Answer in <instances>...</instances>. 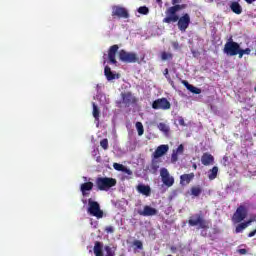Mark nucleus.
Returning a JSON list of instances; mask_svg holds the SVG:
<instances>
[{"label":"nucleus","instance_id":"nucleus-1","mask_svg":"<svg viewBox=\"0 0 256 256\" xmlns=\"http://www.w3.org/2000/svg\"><path fill=\"white\" fill-rule=\"evenodd\" d=\"M183 9H187V4H173V6L169 7L165 11L166 17L163 18L162 22L171 25V23H177L179 19V11H183Z\"/></svg>","mask_w":256,"mask_h":256},{"label":"nucleus","instance_id":"nucleus-2","mask_svg":"<svg viewBox=\"0 0 256 256\" xmlns=\"http://www.w3.org/2000/svg\"><path fill=\"white\" fill-rule=\"evenodd\" d=\"M117 185V179L111 177H98L96 178V187L98 191H109L111 187Z\"/></svg>","mask_w":256,"mask_h":256},{"label":"nucleus","instance_id":"nucleus-3","mask_svg":"<svg viewBox=\"0 0 256 256\" xmlns=\"http://www.w3.org/2000/svg\"><path fill=\"white\" fill-rule=\"evenodd\" d=\"M247 215H249V208L245 204H241L232 215L231 221L234 225H237V223L245 221Z\"/></svg>","mask_w":256,"mask_h":256},{"label":"nucleus","instance_id":"nucleus-4","mask_svg":"<svg viewBox=\"0 0 256 256\" xmlns=\"http://www.w3.org/2000/svg\"><path fill=\"white\" fill-rule=\"evenodd\" d=\"M88 213L92 217H96V219H103L104 212L101 210V205L99 202L93 201V199H88Z\"/></svg>","mask_w":256,"mask_h":256},{"label":"nucleus","instance_id":"nucleus-5","mask_svg":"<svg viewBox=\"0 0 256 256\" xmlns=\"http://www.w3.org/2000/svg\"><path fill=\"white\" fill-rule=\"evenodd\" d=\"M188 225L190 227H197L199 225L200 229H209V222L203 218V214H194L188 220Z\"/></svg>","mask_w":256,"mask_h":256},{"label":"nucleus","instance_id":"nucleus-6","mask_svg":"<svg viewBox=\"0 0 256 256\" xmlns=\"http://www.w3.org/2000/svg\"><path fill=\"white\" fill-rule=\"evenodd\" d=\"M118 57L122 63H141L139 56L135 52H128L122 49L119 51Z\"/></svg>","mask_w":256,"mask_h":256},{"label":"nucleus","instance_id":"nucleus-7","mask_svg":"<svg viewBox=\"0 0 256 256\" xmlns=\"http://www.w3.org/2000/svg\"><path fill=\"white\" fill-rule=\"evenodd\" d=\"M240 47L241 45H239V43L233 41V38H230L229 41L225 43L223 51L229 57H235L239 55Z\"/></svg>","mask_w":256,"mask_h":256},{"label":"nucleus","instance_id":"nucleus-8","mask_svg":"<svg viewBox=\"0 0 256 256\" xmlns=\"http://www.w3.org/2000/svg\"><path fill=\"white\" fill-rule=\"evenodd\" d=\"M176 23L179 31H181V33H185V31L189 29V25H191V16L189 13H184L180 17L178 16Z\"/></svg>","mask_w":256,"mask_h":256},{"label":"nucleus","instance_id":"nucleus-9","mask_svg":"<svg viewBox=\"0 0 256 256\" xmlns=\"http://www.w3.org/2000/svg\"><path fill=\"white\" fill-rule=\"evenodd\" d=\"M160 176L162 179V183L166 187H173V185L175 184V178H173V176L169 174V170H167V168H162L160 170Z\"/></svg>","mask_w":256,"mask_h":256},{"label":"nucleus","instance_id":"nucleus-10","mask_svg":"<svg viewBox=\"0 0 256 256\" xmlns=\"http://www.w3.org/2000/svg\"><path fill=\"white\" fill-rule=\"evenodd\" d=\"M152 109L167 111L171 109V102L167 98H158L152 103Z\"/></svg>","mask_w":256,"mask_h":256},{"label":"nucleus","instance_id":"nucleus-11","mask_svg":"<svg viewBox=\"0 0 256 256\" xmlns=\"http://www.w3.org/2000/svg\"><path fill=\"white\" fill-rule=\"evenodd\" d=\"M112 17H118L119 19H129V12L125 9V7L113 6Z\"/></svg>","mask_w":256,"mask_h":256},{"label":"nucleus","instance_id":"nucleus-12","mask_svg":"<svg viewBox=\"0 0 256 256\" xmlns=\"http://www.w3.org/2000/svg\"><path fill=\"white\" fill-rule=\"evenodd\" d=\"M122 103L125 107H131V105H135L137 103V99L131 92L122 93Z\"/></svg>","mask_w":256,"mask_h":256},{"label":"nucleus","instance_id":"nucleus-13","mask_svg":"<svg viewBox=\"0 0 256 256\" xmlns=\"http://www.w3.org/2000/svg\"><path fill=\"white\" fill-rule=\"evenodd\" d=\"M119 51V45L114 44L110 46L108 50V59L112 65H117V52Z\"/></svg>","mask_w":256,"mask_h":256},{"label":"nucleus","instance_id":"nucleus-14","mask_svg":"<svg viewBox=\"0 0 256 256\" xmlns=\"http://www.w3.org/2000/svg\"><path fill=\"white\" fill-rule=\"evenodd\" d=\"M157 213V209L151 206H144L143 210L138 211V214H140L142 217H153V215H157Z\"/></svg>","mask_w":256,"mask_h":256},{"label":"nucleus","instance_id":"nucleus-15","mask_svg":"<svg viewBox=\"0 0 256 256\" xmlns=\"http://www.w3.org/2000/svg\"><path fill=\"white\" fill-rule=\"evenodd\" d=\"M169 151V146L168 145H160L156 148V150L153 153L154 159H159V157H163L165 153Z\"/></svg>","mask_w":256,"mask_h":256},{"label":"nucleus","instance_id":"nucleus-16","mask_svg":"<svg viewBox=\"0 0 256 256\" xmlns=\"http://www.w3.org/2000/svg\"><path fill=\"white\" fill-rule=\"evenodd\" d=\"M201 163L202 165H205V167H209V165H213V163H215V157L206 152L201 157Z\"/></svg>","mask_w":256,"mask_h":256},{"label":"nucleus","instance_id":"nucleus-17","mask_svg":"<svg viewBox=\"0 0 256 256\" xmlns=\"http://www.w3.org/2000/svg\"><path fill=\"white\" fill-rule=\"evenodd\" d=\"M94 184L93 182H85L80 185V191L83 197H87L89 195V191H93Z\"/></svg>","mask_w":256,"mask_h":256},{"label":"nucleus","instance_id":"nucleus-18","mask_svg":"<svg viewBox=\"0 0 256 256\" xmlns=\"http://www.w3.org/2000/svg\"><path fill=\"white\" fill-rule=\"evenodd\" d=\"M229 7L235 15H241L243 13V7L237 1L230 2Z\"/></svg>","mask_w":256,"mask_h":256},{"label":"nucleus","instance_id":"nucleus-19","mask_svg":"<svg viewBox=\"0 0 256 256\" xmlns=\"http://www.w3.org/2000/svg\"><path fill=\"white\" fill-rule=\"evenodd\" d=\"M138 193H141V195H145L146 197H149L151 195V186L145 185V184H139L137 186Z\"/></svg>","mask_w":256,"mask_h":256},{"label":"nucleus","instance_id":"nucleus-20","mask_svg":"<svg viewBox=\"0 0 256 256\" xmlns=\"http://www.w3.org/2000/svg\"><path fill=\"white\" fill-rule=\"evenodd\" d=\"M195 179V173L183 174L180 176V183L182 185H189Z\"/></svg>","mask_w":256,"mask_h":256},{"label":"nucleus","instance_id":"nucleus-21","mask_svg":"<svg viewBox=\"0 0 256 256\" xmlns=\"http://www.w3.org/2000/svg\"><path fill=\"white\" fill-rule=\"evenodd\" d=\"M93 252L95 256H105V254H103V242L96 241L94 243Z\"/></svg>","mask_w":256,"mask_h":256},{"label":"nucleus","instance_id":"nucleus-22","mask_svg":"<svg viewBox=\"0 0 256 256\" xmlns=\"http://www.w3.org/2000/svg\"><path fill=\"white\" fill-rule=\"evenodd\" d=\"M218 173H219V167L214 166L212 169H210L208 171V179L210 181H213V180L217 179Z\"/></svg>","mask_w":256,"mask_h":256},{"label":"nucleus","instance_id":"nucleus-23","mask_svg":"<svg viewBox=\"0 0 256 256\" xmlns=\"http://www.w3.org/2000/svg\"><path fill=\"white\" fill-rule=\"evenodd\" d=\"M104 74L108 81H113V79H115V74L111 71V67L109 66H105Z\"/></svg>","mask_w":256,"mask_h":256},{"label":"nucleus","instance_id":"nucleus-24","mask_svg":"<svg viewBox=\"0 0 256 256\" xmlns=\"http://www.w3.org/2000/svg\"><path fill=\"white\" fill-rule=\"evenodd\" d=\"M201 193H203V189H201V186H193L191 188V195H193L194 197H199Z\"/></svg>","mask_w":256,"mask_h":256},{"label":"nucleus","instance_id":"nucleus-25","mask_svg":"<svg viewBox=\"0 0 256 256\" xmlns=\"http://www.w3.org/2000/svg\"><path fill=\"white\" fill-rule=\"evenodd\" d=\"M163 75L167 79V81L171 85V87H175V82L171 79V75H169V69L168 68L164 69Z\"/></svg>","mask_w":256,"mask_h":256},{"label":"nucleus","instance_id":"nucleus-26","mask_svg":"<svg viewBox=\"0 0 256 256\" xmlns=\"http://www.w3.org/2000/svg\"><path fill=\"white\" fill-rule=\"evenodd\" d=\"M92 107H93L92 115L95 121H99V117H100L99 107L95 105V102L92 103Z\"/></svg>","mask_w":256,"mask_h":256},{"label":"nucleus","instance_id":"nucleus-27","mask_svg":"<svg viewBox=\"0 0 256 256\" xmlns=\"http://www.w3.org/2000/svg\"><path fill=\"white\" fill-rule=\"evenodd\" d=\"M247 229L245 222H239V224L235 228V233H243Z\"/></svg>","mask_w":256,"mask_h":256},{"label":"nucleus","instance_id":"nucleus-28","mask_svg":"<svg viewBox=\"0 0 256 256\" xmlns=\"http://www.w3.org/2000/svg\"><path fill=\"white\" fill-rule=\"evenodd\" d=\"M136 129L138 131L139 137L143 136V134L145 133V128L143 127V123L136 122Z\"/></svg>","mask_w":256,"mask_h":256},{"label":"nucleus","instance_id":"nucleus-29","mask_svg":"<svg viewBox=\"0 0 256 256\" xmlns=\"http://www.w3.org/2000/svg\"><path fill=\"white\" fill-rule=\"evenodd\" d=\"M243 55H251V50L249 48L241 49L240 47L238 52L239 59H243Z\"/></svg>","mask_w":256,"mask_h":256},{"label":"nucleus","instance_id":"nucleus-30","mask_svg":"<svg viewBox=\"0 0 256 256\" xmlns=\"http://www.w3.org/2000/svg\"><path fill=\"white\" fill-rule=\"evenodd\" d=\"M150 171L155 175L157 171H159V163L157 161H153L150 166Z\"/></svg>","mask_w":256,"mask_h":256},{"label":"nucleus","instance_id":"nucleus-31","mask_svg":"<svg viewBox=\"0 0 256 256\" xmlns=\"http://www.w3.org/2000/svg\"><path fill=\"white\" fill-rule=\"evenodd\" d=\"M158 129L159 131H162V133H169V126L163 122L158 124Z\"/></svg>","mask_w":256,"mask_h":256},{"label":"nucleus","instance_id":"nucleus-32","mask_svg":"<svg viewBox=\"0 0 256 256\" xmlns=\"http://www.w3.org/2000/svg\"><path fill=\"white\" fill-rule=\"evenodd\" d=\"M100 146L102 149H104V151H107V149H109V140L107 138L102 139L100 141Z\"/></svg>","mask_w":256,"mask_h":256},{"label":"nucleus","instance_id":"nucleus-33","mask_svg":"<svg viewBox=\"0 0 256 256\" xmlns=\"http://www.w3.org/2000/svg\"><path fill=\"white\" fill-rule=\"evenodd\" d=\"M161 59H162V61H167L169 59H173V54H171L169 52H162Z\"/></svg>","mask_w":256,"mask_h":256},{"label":"nucleus","instance_id":"nucleus-34","mask_svg":"<svg viewBox=\"0 0 256 256\" xmlns=\"http://www.w3.org/2000/svg\"><path fill=\"white\" fill-rule=\"evenodd\" d=\"M188 91H190L191 93H194V95H201V89H199L193 85L189 86Z\"/></svg>","mask_w":256,"mask_h":256},{"label":"nucleus","instance_id":"nucleus-35","mask_svg":"<svg viewBox=\"0 0 256 256\" xmlns=\"http://www.w3.org/2000/svg\"><path fill=\"white\" fill-rule=\"evenodd\" d=\"M140 15H149V8L147 6H141L138 8Z\"/></svg>","mask_w":256,"mask_h":256},{"label":"nucleus","instance_id":"nucleus-36","mask_svg":"<svg viewBox=\"0 0 256 256\" xmlns=\"http://www.w3.org/2000/svg\"><path fill=\"white\" fill-rule=\"evenodd\" d=\"M104 249L106 251V256H115V251H113L111 246H105Z\"/></svg>","mask_w":256,"mask_h":256},{"label":"nucleus","instance_id":"nucleus-37","mask_svg":"<svg viewBox=\"0 0 256 256\" xmlns=\"http://www.w3.org/2000/svg\"><path fill=\"white\" fill-rule=\"evenodd\" d=\"M133 245L136 247V249H143V242L140 240H134Z\"/></svg>","mask_w":256,"mask_h":256},{"label":"nucleus","instance_id":"nucleus-38","mask_svg":"<svg viewBox=\"0 0 256 256\" xmlns=\"http://www.w3.org/2000/svg\"><path fill=\"white\" fill-rule=\"evenodd\" d=\"M177 161H179V154H177V152H173L171 156V162L177 163Z\"/></svg>","mask_w":256,"mask_h":256},{"label":"nucleus","instance_id":"nucleus-39","mask_svg":"<svg viewBox=\"0 0 256 256\" xmlns=\"http://www.w3.org/2000/svg\"><path fill=\"white\" fill-rule=\"evenodd\" d=\"M113 167L116 171H123V169H125V166H123V164H119V163H114Z\"/></svg>","mask_w":256,"mask_h":256},{"label":"nucleus","instance_id":"nucleus-40","mask_svg":"<svg viewBox=\"0 0 256 256\" xmlns=\"http://www.w3.org/2000/svg\"><path fill=\"white\" fill-rule=\"evenodd\" d=\"M183 151H185V147L183 146V144H180L175 153H177L178 155H183Z\"/></svg>","mask_w":256,"mask_h":256},{"label":"nucleus","instance_id":"nucleus-41","mask_svg":"<svg viewBox=\"0 0 256 256\" xmlns=\"http://www.w3.org/2000/svg\"><path fill=\"white\" fill-rule=\"evenodd\" d=\"M104 231L105 233H115V228L113 226H106Z\"/></svg>","mask_w":256,"mask_h":256},{"label":"nucleus","instance_id":"nucleus-42","mask_svg":"<svg viewBox=\"0 0 256 256\" xmlns=\"http://www.w3.org/2000/svg\"><path fill=\"white\" fill-rule=\"evenodd\" d=\"M124 173L127 175H133V171L131 169H128L127 167L124 166V169L122 170Z\"/></svg>","mask_w":256,"mask_h":256},{"label":"nucleus","instance_id":"nucleus-43","mask_svg":"<svg viewBox=\"0 0 256 256\" xmlns=\"http://www.w3.org/2000/svg\"><path fill=\"white\" fill-rule=\"evenodd\" d=\"M179 125H181L182 127H185V119H183V117H180L178 120Z\"/></svg>","mask_w":256,"mask_h":256},{"label":"nucleus","instance_id":"nucleus-44","mask_svg":"<svg viewBox=\"0 0 256 256\" xmlns=\"http://www.w3.org/2000/svg\"><path fill=\"white\" fill-rule=\"evenodd\" d=\"M182 84L186 87V89H189V87H191V84H189L187 80H182Z\"/></svg>","mask_w":256,"mask_h":256},{"label":"nucleus","instance_id":"nucleus-45","mask_svg":"<svg viewBox=\"0 0 256 256\" xmlns=\"http://www.w3.org/2000/svg\"><path fill=\"white\" fill-rule=\"evenodd\" d=\"M182 84L186 87V89H189V87H191V84H189L187 80H182Z\"/></svg>","mask_w":256,"mask_h":256},{"label":"nucleus","instance_id":"nucleus-46","mask_svg":"<svg viewBox=\"0 0 256 256\" xmlns=\"http://www.w3.org/2000/svg\"><path fill=\"white\" fill-rule=\"evenodd\" d=\"M253 219H249L248 221H245L244 224L246 225V228L249 227V225H251V223H253Z\"/></svg>","mask_w":256,"mask_h":256},{"label":"nucleus","instance_id":"nucleus-47","mask_svg":"<svg viewBox=\"0 0 256 256\" xmlns=\"http://www.w3.org/2000/svg\"><path fill=\"white\" fill-rule=\"evenodd\" d=\"M256 235V229H254L253 231H251L250 233H248V237H255Z\"/></svg>","mask_w":256,"mask_h":256},{"label":"nucleus","instance_id":"nucleus-48","mask_svg":"<svg viewBox=\"0 0 256 256\" xmlns=\"http://www.w3.org/2000/svg\"><path fill=\"white\" fill-rule=\"evenodd\" d=\"M239 252L241 253V255H245V253H247L246 249H240Z\"/></svg>","mask_w":256,"mask_h":256},{"label":"nucleus","instance_id":"nucleus-49","mask_svg":"<svg viewBox=\"0 0 256 256\" xmlns=\"http://www.w3.org/2000/svg\"><path fill=\"white\" fill-rule=\"evenodd\" d=\"M179 1H180V0H172V5H177V4H179Z\"/></svg>","mask_w":256,"mask_h":256},{"label":"nucleus","instance_id":"nucleus-50","mask_svg":"<svg viewBox=\"0 0 256 256\" xmlns=\"http://www.w3.org/2000/svg\"><path fill=\"white\" fill-rule=\"evenodd\" d=\"M246 1V3H248V5H251V3H254V1H256V0H245Z\"/></svg>","mask_w":256,"mask_h":256},{"label":"nucleus","instance_id":"nucleus-51","mask_svg":"<svg viewBox=\"0 0 256 256\" xmlns=\"http://www.w3.org/2000/svg\"><path fill=\"white\" fill-rule=\"evenodd\" d=\"M217 233H219V230H218V229H214V230H213V234H214V235H217Z\"/></svg>","mask_w":256,"mask_h":256},{"label":"nucleus","instance_id":"nucleus-52","mask_svg":"<svg viewBox=\"0 0 256 256\" xmlns=\"http://www.w3.org/2000/svg\"><path fill=\"white\" fill-rule=\"evenodd\" d=\"M209 237H210L211 241H215V237L213 235L210 234Z\"/></svg>","mask_w":256,"mask_h":256},{"label":"nucleus","instance_id":"nucleus-53","mask_svg":"<svg viewBox=\"0 0 256 256\" xmlns=\"http://www.w3.org/2000/svg\"><path fill=\"white\" fill-rule=\"evenodd\" d=\"M192 167H193L194 170H197V164L194 163V164L192 165Z\"/></svg>","mask_w":256,"mask_h":256},{"label":"nucleus","instance_id":"nucleus-54","mask_svg":"<svg viewBox=\"0 0 256 256\" xmlns=\"http://www.w3.org/2000/svg\"><path fill=\"white\" fill-rule=\"evenodd\" d=\"M174 47H175V49H177V47H179V44L178 43H174Z\"/></svg>","mask_w":256,"mask_h":256},{"label":"nucleus","instance_id":"nucleus-55","mask_svg":"<svg viewBox=\"0 0 256 256\" xmlns=\"http://www.w3.org/2000/svg\"><path fill=\"white\" fill-rule=\"evenodd\" d=\"M202 237H207V234H203V232L201 233Z\"/></svg>","mask_w":256,"mask_h":256},{"label":"nucleus","instance_id":"nucleus-56","mask_svg":"<svg viewBox=\"0 0 256 256\" xmlns=\"http://www.w3.org/2000/svg\"><path fill=\"white\" fill-rule=\"evenodd\" d=\"M156 2L161 3V2H162V0H156Z\"/></svg>","mask_w":256,"mask_h":256},{"label":"nucleus","instance_id":"nucleus-57","mask_svg":"<svg viewBox=\"0 0 256 256\" xmlns=\"http://www.w3.org/2000/svg\"><path fill=\"white\" fill-rule=\"evenodd\" d=\"M83 179H84V181H87V177H84Z\"/></svg>","mask_w":256,"mask_h":256}]
</instances>
